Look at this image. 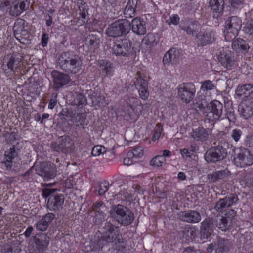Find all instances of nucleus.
I'll list each match as a JSON object with an SVG mask.
<instances>
[{
  "mask_svg": "<svg viewBox=\"0 0 253 253\" xmlns=\"http://www.w3.org/2000/svg\"><path fill=\"white\" fill-rule=\"evenodd\" d=\"M165 161V159L162 155H158L152 159L150 165L154 167H160Z\"/></svg>",
  "mask_w": 253,
  "mask_h": 253,
  "instance_id": "44",
  "label": "nucleus"
},
{
  "mask_svg": "<svg viewBox=\"0 0 253 253\" xmlns=\"http://www.w3.org/2000/svg\"><path fill=\"white\" fill-rule=\"evenodd\" d=\"M242 135V131L238 128H235L233 130L231 133L232 138L235 141L238 142Z\"/></svg>",
  "mask_w": 253,
  "mask_h": 253,
  "instance_id": "57",
  "label": "nucleus"
},
{
  "mask_svg": "<svg viewBox=\"0 0 253 253\" xmlns=\"http://www.w3.org/2000/svg\"><path fill=\"white\" fill-rule=\"evenodd\" d=\"M142 42L148 46H154L156 44L157 41L156 36L152 33H148L143 39Z\"/></svg>",
  "mask_w": 253,
  "mask_h": 253,
  "instance_id": "42",
  "label": "nucleus"
},
{
  "mask_svg": "<svg viewBox=\"0 0 253 253\" xmlns=\"http://www.w3.org/2000/svg\"><path fill=\"white\" fill-rule=\"evenodd\" d=\"M131 28L133 32L138 35H143L146 33V22L139 17L132 19Z\"/></svg>",
  "mask_w": 253,
  "mask_h": 253,
  "instance_id": "25",
  "label": "nucleus"
},
{
  "mask_svg": "<svg viewBox=\"0 0 253 253\" xmlns=\"http://www.w3.org/2000/svg\"><path fill=\"white\" fill-rule=\"evenodd\" d=\"M144 154V151L142 147H137L133 149L131 151L128 152V155L134 157L136 158H141Z\"/></svg>",
  "mask_w": 253,
  "mask_h": 253,
  "instance_id": "48",
  "label": "nucleus"
},
{
  "mask_svg": "<svg viewBox=\"0 0 253 253\" xmlns=\"http://www.w3.org/2000/svg\"><path fill=\"white\" fill-rule=\"evenodd\" d=\"M229 171L226 170L215 171L207 175V179L210 183H215L224 179L229 175Z\"/></svg>",
  "mask_w": 253,
  "mask_h": 253,
  "instance_id": "34",
  "label": "nucleus"
},
{
  "mask_svg": "<svg viewBox=\"0 0 253 253\" xmlns=\"http://www.w3.org/2000/svg\"><path fill=\"white\" fill-rule=\"evenodd\" d=\"M135 86L138 90L140 98L143 100H146L149 96L148 81L141 76L135 77Z\"/></svg>",
  "mask_w": 253,
  "mask_h": 253,
  "instance_id": "21",
  "label": "nucleus"
},
{
  "mask_svg": "<svg viewBox=\"0 0 253 253\" xmlns=\"http://www.w3.org/2000/svg\"><path fill=\"white\" fill-rule=\"evenodd\" d=\"M243 30L246 34L250 35L253 33V19L246 23L243 28Z\"/></svg>",
  "mask_w": 253,
  "mask_h": 253,
  "instance_id": "62",
  "label": "nucleus"
},
{
  "mask_svg": "<svg viewBox=\"0 0 253 253\" xmlns=\"http://www.w3.org/2000/svg\"><path fill=\"white\" fill-rule=\"evenodd\" d=\"M209 103L207 97L205 95L198 93L193 103V107L197 112L206 113Z\"/></svg>",
  "mask_w": 253,
  "mask_h": 253,
  "instance_id": "24",
  "label": "nucleus"
},
{
  "mask_svg": "<svg viewBox=\"0 0 253 253\" xmlns=\"http://www.w3.org/2000/svg\"><path fill=\"white\" fill-rule=\"evenodd\" d=\"M57 189L44 188L42 190V196L48 199L47 208L51 211H57L63 208L65 197L63 194L57 193Z\"/></svg>",
  "mask_w": 253,
  "mask_h": 253,
  "instance_id": "6",
  "label": "nucleus"
},
{
  "mask_svg": "<svg viewBox=\"0 0 253 253\" xmlns=\"http://www.w3.org/2000/svg\"><path fill=\"white\" fill-rule=\"evenodd\" d=\"M232 244L228 239L218 238L215 246L216 253H229Z\"/></svg>",
  "mask_w": 253,
  "mask_h": 253,
  "instance_id": "27",
  "label": "nucleus"
},
{
  "mask_svg": "<svg viewBox=\"0 0 253 253\" xmlns=\"http://www.w3.org/2000/svg\"><path fill=\"white\" fill-rule=\"evenodd\" d=\"M99 64L100 69L106 76H110L112 75L113 64L112 63L108 61L101 60L99 62Z\"/></svg>",
  "mask_w": 253,
  "mask_h": 253,
  "instance_id": "37",
  "label": "nucleus"
},
{
  "mask_svg": "<svg viewBox=\"0 0 253 253\" xmlns=\"http://www.w3.org/2000/svg\"><path fill=\"white\" fill-rule=\"evenodd\" d=\"M181 153L183 157L191 158L192 155H193V152L192 150L184 148L181 150Z\"/></svg>",
  "mask_w": 253,
  "mask_h": 253,
  "instance_id": "63",
  "label": "nucleus"
},
{
  "mask_svg": "<svg viewBox=\"0 0 253 253\" xmlns=\"http://www.w3.org/2000/svg\"><path fill=\"white\" fill-rule=\"evenodd\" d=\"M231 158L237 167H245L253 164V156L250 151L246 148H236L230 146Z\"/></svg>",
  "mask_w": 253,
  "mask_h": 253,
  "instance_id": "7",
  "label": "nucleus"
},
{
  "mask_svg": "<svg viewBox=\"0 0 253 253\" xmlns=\"http://www.w3.org/2000/svg\"><path fill=\"white\" fill-rule=\"evenodd\" d=\"M36 229L40 231H45L48 227V226L46 223V222L43 220V217L39 220L35 225Z\"/></svg>",
  "mask_w": 253,
  "mask_h": 253,
  "instance_id": "50",
  "label": "nucleus"
},
{
  "mask_svg": "<svg viewBox=\"0 0 253 253\" xmlns=\"http://www.w3.org/2000/svg\"><path fill=\"white\" fill-rule=\"evenodd\" d=\"M195 93L196 87L193 83H183L178 88V96L186 104H188L193 99Z\"/></svg>",
  "mask_w": 253,
  "mask_h": 253,
  "instance_id": "11",
  "label": "nucleus"
},
{
  "mask_svg": "<svg viewBox=\"0 0 253 253\" xmlns=\"http://www.w3.org/2000/svg\"><path fill=\"white\" fill-rule=\"evenodd\" d=\"M43 220L47 225H49L52 223V221L55 218V215L52 213H48L46 214L45 215L42 216Z\"/></svg>",
  "mask_w": 253,
  "mask_h": 253,
  "instance_id": "61",
  "label": "nucleus"
},
{
  "mask_svg": "<svg viewBox=\"0 0 253 253\" xmlns=\"http://www.w3.org/2000/svg\"><path fill=\"white\" fill-rule=\"evenodd\" d=\"M210 129L199 127L192 133L191 137L196 141L203 142L209 138Z\"/></svg>",
  "mask_w": 253,
  "mask_h": 253,
  "instance_id": "32",
  "label": "nucleus"
},
{
  "mask_svg": "<svg viewBox=\"0 0 253 253\" xmlns=\"http://www.w3.org/2000/svg\"><path fill=\"white\" fill-rule=\"evenodd\" d=\"M163 130V126L160 124H157L154 133L153 135L152 140L155 141L158 140L161 136Z\"/></svg>",
  "mask_w": 253,
  "mask_h": 253,
  "instance_id": "51",
  "label": "nucleus"
},
{
  "mask_svg": "<svg viewBox=\"0 0 253 253\" xmlns=\"http://www.w3.org/2000/svg\"><path fill=\"white\" fill-rule=\"evenodd\" d=\"M215 38L210 32H198L195 35V41L199 46H204L213 42Z\"/></svg>",
  "mask_w": 253,
  "mask_h": 253,
  "instance_id": "22",
  "label": "nucleus"
},
{
  "mask_svg": "<svg viewBox=\"0 0 253 253\" xmlns=\"http://www.w3.org/2000/svg\"><path fill=\"white\" fill-rule=\"evenodd\" d=\"M238 195L235 193H230L223 198H220L215 203L214 209L217 211H222L226 208L236 205L239 202Z\"/></svg>",
  "mask_w": 253,
  "mask_h": 253,
  "instance_id": "15",
  "label": "nucleus"
},
{
  "mask_svg": "<svg viewBox=\"0 0 253 253\" xmlns=\"http://www.w3.org/2000/svg\"><path fill=\"white\" fill-rule=\"evenodd\" d=\"M100 43V38L97 34H89L85 39V44L90 50L94 51L99 48Z\"/></svg>",
  "mask_w": 253,
  "mask_h": 253,
  "instance_id": "30",
  "label": "nucleus"
},
{
  "mask_svg": "<svg viewBox=\"0 0 253 253\" xmlns=\"http://www.w3.org/2000/svg\"><path fill=\"white\" fill-rule=\"evenodd\" d=\"M223 111V104L218 100H214L209 103L206 115L209 120L219 121L224 118L222 117Z\"/></svg>",
  "mask_w": 253,
  "mask_h": 253,
  "instance_id": "14",
  "label": "nucleus"
},
{
  "mask_svg": "<svg viewBox=\"0 0 253 253\" xmlns=\"http://www.w3.org/2000/svg\"><path fill=\"white\" fill-rule=\"evenodd\" d=\"M76 112H74L72 109L64 108L61 112L59 113V116L62 120L68 119L72 121L73 117H75Z\"/></svg>",
  "mask_w": 253,
  "mask_h": 253,
  "instance_id": "39",
  "label": "nucleus"
},
{
  "mask_svg": "<svg viewBox=\"0 0 253 253\" xmlns=\"http://www.w3.org/2000/svg\"><path fill=\"white\" fill-rule=\"evenodd\" d=\"M79 14L82 19H85L88 13V5L83 0H80L78 2Z\"/></svg>",
  "mask_w": 253,
  "mask_h": 253,
  "instance_id": "40",
  "label": "nucleus"
},
{
  "mask_svg": "<svg viewBox=\"0 0 253 253\" xmlns=\"http://www.w3.org/2000/svg\"><path fill=\"white\" fill-rule=\"evenodd\" d=\"M232 7L235 9H241L243 7L244 0H227Z\"/></svg>",
  "mask_w": 253,
  "mask_h": 253,
  "instance_id": "55",
  "label": "nucleus"
},
{
  "mask_svg": "<svg viewBox=\"0 0 253 253\" xmlns=\"http://www.w3.org/2000/svg\"><path fill=\"white\" fill-rule=\"evenodd\" d=\"M12 0H0V10L4 12L9 9Z\"/></svg>",
  "mask_w": 253,
  "mask_h": 253,
  "instance_id": "56",
  "label": "nucleus"
},
{
  "mask_svg": "<svg viewBox=\"0 0 253 253\" xmlns=\"http://www.w3.org/2000/svg\"><path fill=\"white\" fill-rule=\"evenodd\" d=\"M253 93V85L247 84L239 85L236 90V95L244 99Z\"/></svg>",
  "mask_w": 253,
  "mask_h": 253,
  "instance_id": "31",
  "label": "nucleus"
},
{
  "mask_svg": "<svg viewBox=\"0 0 253 253\" xmlns=\"http://www.w3.org/2000/svg\"><path fill=\"white\" fill-rule=\"evenodd\" d=\"M130 29V22L126 19H120L109 25L105 33L109 37L117 38L126 36Z\"/></svg>",
  "mask_w": 253,
  "mask_h": 253,
  "instance_id": "5",
  "label": "nucleus"
},
{
  "mask_svg": "<svg viewBox=\"0 0 253 253\" xmlns=\"http://www.w3.org/2000/svg\"><path fill=\"white\" fill-rule=\"evenodd\" d=\"M109 184L106 181H103L100 182L99 186V189L98 190V194L99 195H104L105 192L108 190L109 188Z\"/></svg>",
  "mask_w": 253,
  "mask_h": 253,
  "instance_id": "53",
  "label": "nucleus"
},
{
  "mask_svg": "<svg viewBox=\"0 0 253 253\" xmlns=\"http://www.w3.org/2000/svg\"><path fill=\"white\" fill-rule=\"evenodd\" d=\"M30 0H14L9 7V14L18 16L29 8Z\"/></svg>",
  "mask_w": 253,
  "mask_h": 253,
  "instance_id": "19",
  "label": "nucleus"
},
{
  "mask_svg": "<svg viewBox=\"0 0 253 253\" xmlns=\"http://www.w3.org/2000/svg\"><path fill=\"white\" fill-rule=\"evenodd\" d=\"M107 151V149L101 145H97L94 146L91 151V154L93 156H97L100 154H103Z\"/></svg>",
  "mask_w": 253,
  "mask_h": 253,
  "instance_id": "49",
  "label": "nucleus"
},
{
  "mask_svg": "<svg viewBox=\"0 0 253 253\" xmlns=\"http://www.w3.org/2000/svg\"><path fill=\"white\" fill-rule=\"evenodd\" d=\"M182 232L183 237L185 238L187 240L189 239H192L195 238L196 236L195 230L194 228L185 227L181 231Z\"/></svg>",
  "mask_w": 253,
  "mask_h": 253,
  "instance_id": "41",
  "label": "nucleus"
},
{
  "mask_svg": "<svg viewBox=\"0 0 253 253\" xmlns=\"http://www.w3.org/2000/svg\"><path fill=\"white\" fill-rule=\"evenodd\" d=\"M228 143H224L221 145L212 147L205 153L204 158L208 163H216L224 159L228 154H231L230 146Z\"/></svg>",
  "mask_w": 253,
  "mask_h": 253,
  "instance_id": "4",
  "label": "nucleus"
},
{
  "mask_svg": "<svg viewBox=\"0 0 253 253\" xmlns=\"http://www.w3.org/2000/svg\"><path fill=\"white\" fill-rule=\"evenodd\" d=\"M232 48L237 52L245 54L248 52L250 46L243 39L237 38L232 42Z\"/></svg>",
  "mask_w": 253,
  "mask_h": 253,
  "instance_id": "29",
  "label": "nucleus"
},
{
  "mask_svg": "<svg viewBox=\"0 0 253 253\" xmlns=\"http://www.w3.org/2000/svg\"><path fill=\"white\" fill-rule=\"evenodd\" d=\"M238 111L245 119L250 118L253 115V99L249 98L242 102L238 107Z\"/></svg>",
  "mask_w": 253,
  "mask_h": 253,
  "instance_id": "23",
  "label": "nucleus"
},
{
  "mask_svg": "<svg viewBox=\"0 0 253 253\" xmlns=\"http://www.w3.org/2000/svg\"><path fill=\"white\" fill-rule=\"evenodd\" d=\"M94 243L97 248H102L105 243H123L124 239L120 233L119 228L109 221H106L102 224L98 233H96Z\"/></svg>",
  "mask_w": 253,
  "mask_h": 253,
  "instance_id": "1",
  "label": "nucleus"
},
{
  "mask_svg": "<svg viewBox=\"0 0 253 253\" xmlns=\"http://www.w3.org/2000/svg\"><path fill=\"white\" fill-rule=\"evenodd\" d=\"M27 24L23 19H18L14 23L13 31L15 37L21 43L26 44L29 40V33L25 29Z\"/></svg>",
  "mask_w": 253,
  "mask_h": 253,
  "instance_id": "13",
  "label": "nucleus"
},
{
  "mask_svg": "<svg viewBox=\"0 0 253 253\" xmlns=\"http://www.w3.org/2000/svg\"><path fill=\"white\" fill-rule=\"evenodd\" d=\"M37 173L42 177L44 180L54 178L56 175V169L55 165L50 162H42L36 166Z\"/></svg>",
  "mask_w": 253,
  "mask_h": 253,
  "instance_id": "10",
  "label": "nucleus"
},
{
  "mask_svg": "<svg viewBox=\"0 0 253 253\" xmlns=\"http://www.w3.org/2000/svg\"><path fill=\"white\" fill-rule=\"evenodd\" d=\"M127 3L138 10L142 8V0H129Z\"/></svg>",
  "mask_w": 253,
  "mask_h": 253,
  "instance_id": "58",
  "label": "nucleus"
},
{
  "mask_svg": "<svg viewBox=\"0 0 253 253\" xmlns=\"http://www.w3.org/2000/svg\"><path fill=\"white\" fill-rule=\"evenodd\" d=\"M85 117L84 114L82 113H76L75 117H73L72 121L76 126H79L83 125L85 121Z\"/></svg>",
  "mask_w": 253,
  "mask_h": 253,
  "instance_id": "45",
  "label": "nucleus"
},
{
  "mask_svg": "<svg viewBox=\"0 0 253 253\" xmlns=\"http://www.w3.org/2000/svg\"><path fill=\"white\" fill-rule=\"evenodd\" d=\"M223 1V0H210L209 2V5L211 9L217 14V17L219 16V14L223 10V6L221 4Z\"/></svg>",
  "mask_w": 253,
  "mask_h": 253,
  "instance_id": "36",
  "label": "nucleus"
},
{
  "mask_svg": "<svg viewBox=\"0 0 253 253\" xmlns=\"http://www.w3.org/2000/svg\"><path fill=\"white\" fill-rule=\"evenodd\" d=\"M59 68L67 73L76 74L83 66L81 57L73 51L62 52L58 57Z\"/></svg>",
  "mask_w": 253,
  "mask_h": 253,
  "instance_id": "2",
  "label": "nucleus"
},
{
  "mask_svg": "<svg viewBox=\"0 0 253 253\" xmlns=\"http://www.w3.org/2000/svg\"><path fill=\"white\" fill-rule=\"evenodd\" d=\"M110 215L115 221L124 226L130 225L134 219L132 211L128 207L121 204L112 206Z\"/></svg>",
  "mask_w": 253,
  "mask_h": 253,
  "instance_id": "3",
  "label": "nucleus"
},
{
  "mask_svg": "<svg viewBox=\"0 0 253 253\" xmlns=\"http://www.w3.org/2000/svg\"><path fill=\"white\" fill-rule=\"evenodd\" d=\"M132 42L128 38L125 37L120 39L114 42L113 53L116 56L129 57L132 54Z\"/></svg>",
  "mask_w": 253,
  "mask_h": 253,
  "instance_id": "9",
  "label": "nucleus"
},
{
  "mask_svg": "<svg viewBox=\"0 0 253 253\" xmlns=\"http://www.w3.org/2000/svg\"><path fill=\"white\" fill-rule=\"evenodd\" d=\"M137 10L130 4L127 3L124 10V14L126 18H132L135 16V12Z\"/></svg>",
  "mask_w": 253,
  "mask_h": 253,
  "instance_id": "43",
  "label": "nucleus"
},
{
  "mask_svg": "<svg viewBox=\"0 0 253 253\" xmlns=\"http://www.w3.org/2000/svg\"><path fill=\"white\" fill-rule=\"evenodd\" d=\"M218 59L227 70H231L236 67L234 54L229 50L222 49L218 56Z\"/></svg>",
  "mask_w": 253,
  "mask_h": 253,
  "instance_id": "17",
  "label": "nucleus"
},
{
  "mask_svg": "<svg viewBox=\"0 0 253 253\" xmlns=\"http://www.w3.org/2000/svg\"><path fill=\"white\" fill-rule=\"evenodd\" d=\"M75 102L78 106H82L86 103L85 97L81 93L77 94Z\"/></svg>",
  "mask_w": 253,
  "mask_h": 253,
  "instance_id": "54",
  "label": "nucleus"
},
{
  "mask_svg": "<svg viewBox=\"0 0 253 253\" xmlns=\"http://www.w3.org/2000/svg\"><path fill=\"white\" fill-rule=\"evenodd\" d=\"M214 88V85L210 80H205L201 83V89L203 91L213 90Z\"/></svg>",
  "mask_w": 253,
  "mask_h": 253,
  "instance_id": "47",
  "label": "nucleus"
},
{
  "mask_svg": "<svg viewBox=\"0 0 253 253\" xmlns=\"http://www.w3.org/2000/svg\"><path fill=\"white\" fill-rule=\"evenodd\" d=\"M231 106H232V103H231ZM225 111H226V118L228 119L229 122L235 123L236 121V118L233 107L230 106L229 108H226Z\"/></svg>",
  "mask_w": 253,
  "mask_h": 253,
  "instance_id": "46",
  "label": "nucleus"
},
{
  "mask_svg": "<svg viewBox=\"0 0 253 253\" xmlns=\"http://www.w3.org/2000/svg\"><path fill=\"white\" fill-rule=\"evenodd\" d=\"M18 152H17L13 147H11L9 150L5 151L4 154V156L6 157L10 160H13L14 158L18 155Z\"/></svg>",
  "mask_w": 253,
  "mask_h": 253,
  "instance_id": "52",
  "label": "nucleus"
},
{
  "mask_svg": "<svg viewBox=\"0 0 253 253\" xmlns=\"http://www.w3.org/2000/svg\"><path fill=\"white\" fill-rule=\"evenodd\" d=\"M179 57V52L174 48L170 49L163 57V62L165 65H169L170 63L176 61Z\"/></svg>",
  "mask_w": 253,
  "mask_h": 253,
  "instance_id": "35",
  "label": "nucleus"
},
{
  "mask_svg": "<svg viewBox=\"0 0 253 253\" xmlns=\"http://www.w3.org/2000/svg\"><path fill=\"white\" fill-rule=\"evenodd\" d=\"M213 222L219 229L225 231L228 230L231 225V221L225 216L218 214L213 219Z\"/></svg>",
  "mask_w": 253,
  "mask_h": 253,
  "instance_id": "33",
  "label": "nucleus"
},
{
  "mask_svg": "<svg viewBox=\"0 0 253 253\" xmlns=\"http://www.w3.org/2000/svg\"><path fill=\"white\" fill-rule=\"evenodd\" d=\"M21 62V59L16 56H12L7 63V67L11 71L14 72L17 70Z\"/></svg>",
  "mask_w": 253,
  "mask_h": 253,
  "instance_id": "38",
  "label": "nucleus"
},
{
  "mask_svg": "<svg viewBox=\"0 0 253 253\" xmlns=\"http://www.w3.org/2000/svg\"><path fill=\"white\" fill-rule=\"evenodd\" d=\"M51 149L59 153L65 154L70 153L74 148V145L71 138L68 136L60 137L55 142L51 144Z\"/></svg>",
  "mask_w": 253,
  "mask_h": 253,
  "instance_id": "12",
  "label": "nucleus"
},
{
  "mask_svg": "<svg viewBox=\"0 0 253 253\" xmlns=\"http://www.w3.org/2000/svg\"><path fill=\"white\" fill-rule=\"evenodd\" d=\"M51 75L53 84V88L54 89L58 90L71 82V79L68 74L57 70L53 71Z\"/></svg>",
  "mask_w": 253,
  "mask_h": 253,
  "instance_id": "16",
  "label": "nucleus"
},
{
  "mask_svg": "<svg viewBox=\"0 0 253 253\" xmlns=\"http://www.w3.org/2000/svg\"><path fill=\"white\" fill-rule=\"evenodd\" d=\"M181 29L188 35L194 36L197 33L200 29L199 22L195 20H188L183 24Z\"/></svg>",
  "mask_w": 253,
  "mask_h": 253,
  "instance_id": "28",
  "label": "nucleus"
},
{
  "mask_svg": "<svg viewBox=\"0 0 253 253\" xmlns=\"http://www.w3.org/2000/svg\"><path fill=\"white\" fill-rule=\"evenodd\" d=\"M179 17L177 14H174L170 17V22H169L168 24L170 25L172 23L174 25H177L179 23Z\"/></svg>",
  "mask_w": 253,
  "mask_h": 253,
  "instance_id": "64",
  "label": "nucleus"
},
{
  "mask_svg": "<svg viewBox=\"0 0 253 253\" xmlns=\"http://www.w3.org/2000/svg\"><path fill=\"white\" fill-rule=\"evenodd\" d=\"M242 27V21L237 16H231L225 22L224 31L225 39L227 41L234 40L238 35Z\"/></svg>",
  "mask_w": 253,
  "mask_h": 253,
  "instance_id": "8",
  "label": "nucleus"
},
{
  "mask_svg": "<svg viewBox=\"0 0 253 253\" xmlns=\"http://www.w3.org/2000/svg\"><path fill=\"white\" fill-rule=\"evenodd\" d=\"M213 222L210 218H206L202 223L200 230V238L202 240L208 239L213 232Z\"/></svg>",
  "mask_w": 253,
  "mask_h": 253,
  "instance_id": "26",
  "label": "nucleus"
},
{
  "mask_svg": "<svg viewBox=\"0 0 253 253\" xmlns=\"http://www.w3.org/2000/svg\"><path fill=\"white\" fill-rule=\"evenodd\" d=\"M237 212L234 209H229L228 211H226L224 216L231 221L232 223V219L236 216Z\"/></svg>",
  "mask_w": 253,
  "mask_h": 253,
  "instance_id": "59",
  "label": "nucleus"
},
{
  "mask_svg": "<svg viewBox=\"0 0 253 253\" xmlns=\"http://www.w3.org/2000/svg\"><path fill=\"white\" fill-rule=\"evenodd\" d=\"M35 244L37 251L42 253L47 249L49 243V237L42 233H37L31 238Z\"/></svg>",
  "mask_w": 253,
  "mask_h": 253,
  "instance_id": "18",
  "label": "nucleus"
},
{
  "mask_svg": "<svg viewBox=\"0 0 253 253\" xmlns=\"http://www.w3.org/2000/svg\"><path fill=\"white\" fill-rule=\"evenodd\" d=\"M200 214L195 210H188L178 214V219L190 223H198L201 220Z\"/></svg>",
  "mask_w": 253,
  "mask_h": 253,
  "instance_id": "20",
  "label": "nucleus"
},
{
  "mask_svg": "<svg viewBox=\"0 0 253 253\" xmlns=\"http://www.w3.org/2000/svg\"><path fill=\"white\" fill-rule=\"evenodd\" d=\"M12 160L4 157L3 160L1 161V163L4 165L6 170H11L13 167Z\"/></svg>",
  "mask_w": 253,
  "mask_h": 253,
  "instance_id": "60",
  "label": "nucleus"
}]
</instances>
